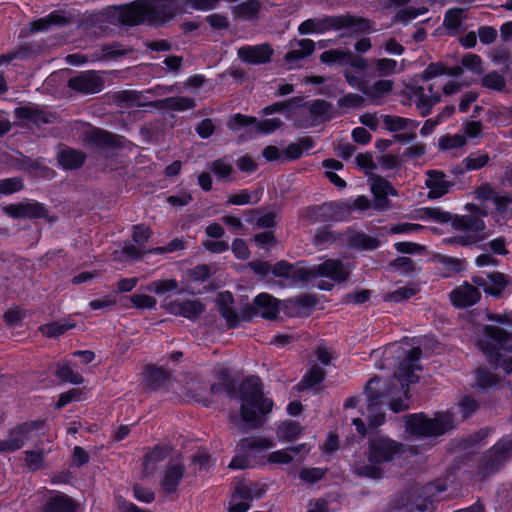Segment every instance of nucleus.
Listing matches in <instances>:
<instances>
[{
    "instance_id": "f257e3e1",
    "label": "nucleus",
    "mask_w": 512,
    "mask_h": 512,
    "mask_svg": "<svg viewBox=\"0 0 512 512\" xmlns=\"http://www.w3.org/2000/svg\"><path fill=\"white\" fill-rule=\"evenodd\" d=\"M224 392L231 398L239 396L242 401L240 415L249 429H257L265 422V416L272 411L273 401L264 396L259 377L249 376L237 388L235 381L223 370Z\"/></svg>"
},
{
    "instance_id": "f03ea898",
    "label": "nucleus",
    "mask_w": 512,
    "mask_h": 512,
    "mask_svg": "<svg viewBox=\"0 0 512 512\" xmlns=\"http://www.w3.org/2000/svg\"><path fill=\"white\" fill-rule=\"evenodd\" d=\"M403 452V444L400 442L383 435L372 437L366 452L368 463L354 465L352 472L357 477L379 480L385 473L382 465L399 458Z\"/></svg>"
},
{
    "instance_id": "7ed1b4c3",
    "label": "nucleus",
    "mask_w": 512,
    "mask_h": 512,
    "mask_svg": "<svg viewBox=\"0 0 512 512\" xmlns=\"http://www.w3.org/2000/svg\"><path fill=\"white\" fill-rule=\"evenodd\" d=\"M442 75H446V64L441 61L431 62L423 72L415 75L404 87L405 95L415 103L419 114L423 117L429 115L433 106L441 101V95L434 90V85L430 84L425 88L423 83Z\"/></svg>"
},
{
    "instance_id": "20e7f679",
    "label": "nucleus",
    "mask_w": 512,
    "mask_h": 512,
    "mask_svg": "<svg viewBox=\"0 0 512 512\" xmlns=\"http://www.w3.org/2000/svg\"><path fill=\"white\" fill-rule=\"evenodd\" d=\"M422 355L420 347H413L409 350L405 359H403L395 369L391 379L384 380L387 388L391 390V398L399 397L404 394L405 399L409 398V385L419 381L416 371L422 370L419 360Z\"/></svg>"
},
{
    "instance_id": "39448f33",
    "label": "nucleus",
    "mask_w": 512,
    "mask_h": 512,
    "mask_svg": "<svg viewBox=\"0 0 512 512\" xmlns=\"http://www.w3.org/2000/svg\"><path fill=\"white\" fill-rule=\"evenodd\" d=\"M405 418L407 431L417 438L439 437L455 427L454 416L450 412H437L433 418L424 413L410 414Z\"/></svg>"
},
{
    "instance_id": "423d86ee",
    "label": "nucleus",
    "mask_w": 512,
    "mask_h": 512,
    "mask_svg": "<svg viewBox=\"0 0 512 512\" xmlns=\"http://www.w3.org/2000/svg\"><path fill=\"white\" fill-rule=\"evenodd\" d=\"M512 457V433L503 436L481 457L479 473L482 478L500 471Z\"/></svg>"
},
{
    "instance_id": "0eeeda50",
    "label": "nucleus",
    "mask_w": 512,
    "mask_h": 512,
    "mask_svg": "<svg viewBox=\"0 0 512 512\" xmlns=\"http://www.w3.org/2000/svg\"><path fill=\"white\" fill-rule=\"evenodd\" d=\"M317 276H325L337 282H343L349 277V271L344 268L340 260L328 259L312 268H298L291 270L289 278L294 282H306Z\"/></svg>"
},
{
    "instance_id": "6e6552de",
    "label": "nucleus",
    "mask_w": 512,
    "mask_h": 512,
    "mask_svg": "<svg viewBox=\"0 0 512 512\" xmlns=\"http://www.w3.org/2000/svg\"><path fill=\"white\" fill-rule=\"evenodd\" d=\"M43 420L25 422L9 433L5 440H0V453L13 452L23 447L26 441L37 436L44 429Z\"/></svg>"
},
{
    "instance_id": "1a4fd4ad",
    "label": "nucleus",
    "mask_w": 512,
    "mask_h": 512,
    "mask_svg": "<svg viewBox=\"0 0 512 512\" xmlns=\"http://www.w3.org/2000/svg\"><path fill=\"white\" fill-rule=\"evenodd\" d=\"M149 24L163 25L182 14L180 0H146Z\"/></svg>"
},
{
    "instance_id": "9d476101",
    "label": "nucleus",
    "mask_w": 512,
    "mask_h": 512,
    "mask_svg": "<svg viewBox=\"0 0 512 512\" xmlns=\"http://www.w3.org/2000/svg\"><path fill=\"white\" fill-rule=\"evenodd\" d=\"M68 87L80 94L89 95L101 92L105 87L103 77L95 70L81 71L68 80Z\"/></svg>"
},
{
    "instance_id": "9b49d317",
    "label": "nucleus",
    "mask_w": 512,
    "mask_h": 512,
    "mask_svg": "<svg viewBox=\"0 0 512 512\" xmlns=\"http://www.w3.org/2000/svg\"><path fill=\"white\" fill-rule=\"evenodd\" d=\"M118 11V21L127 26L149 24V15L146 0H137L126 5L112 6Z\"/></svg>"
},
{
    "instance_id": "f8f14e48",
    "label": "nucleus",
    "mask_w": 512,
    "mask_h": 512,
    "mask_svg": "<svg viewBox=\"0 0 512 512\" xmlns=\"http://www.w3.org/2000/svg\"><path fill=\"white\" fill-rule=\"evenodd\" d=\"M279 313V301L268 293H260L242 315L243 321H250L253 316L260 315L265 319H275Z\"/></svg>"
},
{
    "instance_id": "ddd939ff",
    "label": "nucleus",
    "mask_w": 512,
    "mask_h": 512,
    "mask_svg": "<svg viewBox=\"0 0 512 512\" xmlns=\"http://www.w3.org/2000/svg\"><path fill=\"white\" fill-rule=\"evenodd\" d=\"M359 121L367 128H378L380 122L383 123L384 128L388 129H403V128H417L419 122L409 118L391 115H378L377 113H364L359 117Z\"/></svg>"
},
{
    "instance_id": "4468645a",
    "label": "nucleus",
    "mask_w": 512,
    "mask_h": 512,
    "mask_svg": "<svg viewBox=\"0 0 512 512\" xmlns=\"http://www.w3.org/2000/svg\"><path fill=\"white\" fill-rule=\"evenodd\" d=\"M342 208L334 203L327 202L321 205H313L307 207L301 214V217L312 225L315 223H324L330 221H337L341 218Z\"/></svg>"
},
{
    "instance_id": "2eb2a0df",
    "label": "nucleus",
    "mask_w": 512,
    "mask_h": 512,
    "mask_svg": "<svg viewBox=\"0 0 512 512\" xmlns=\"http://www.w3.org/2000/svg\"><path fill=\"white\" fill-rule=\"evenodd\" d=\"M367 396V410L383 408L386 402L391 398V390L387 388L385 381L379 377L371 378L365 386Z\"/></svg>"
},
{
    "instance_id": "dca6fc26",
    "label": "nucleus",
    "mask_w": 512,
    "mask_h": 512,
    "mask_svg": "<svg viewBox=\"0 0 512 512\" xmlns=\"http://www.w3.org/2000/svg\"><path fill=\"white\" fill-rule=\"evenodd\" d=\"M274 51L270 44L243 45L238 49V57L247 64L261 65L271 61Z\"/></svg>"
},
{
    "instance_id": "f3484780",
    "label": "nucleus",
    "mask_w": 512,
    "mask_h": 512,
    "mask_svg": "<svg viewBox=\"0 0 512 512\" xmlns=\"http://www.w3.org/2000/svg\"><path fill=\"white\" fill-rule=\"evenodd\" d=\"M348 30L352 35L369 34L374 31L372 21L362 16L336 15V31Z\"/></svg>"
},
{
    "instance_id": "a211bd4d",
    "label": "nucleus",
    "mask_w": 512,
    "mask_h": 512,
    "mask_svg": "<svg viewBox=\"0 0 512 512\" xmlns=\"http://www.w3.org/2000/svg\"><path fill=\"white\" fill-rule=\"evenodd\" d=\"M184 474L185 466L182 463L169 462L167 464L160 482L161 491L165 496L177 493L178 486L180 485Z\"/></svg>"
},
{
    "instance_id": "6ab92c4d",
    "label": "nucleus",
    "mask_w": 512,
    "mask_h": 512,
    "mask_svg": "<svg viewBox=\"0 0 512 512\" xmlns=\"http://www.w3.org/2000/svg\"><path fill=\"white\" fill-rule=\"evenodd\" d=\"M331 30L336 31V15L308 18L298 26V33L300 35L323 34Z\"/></svg>"
},
{
    "instance_id": "aec40b11",
    "label": "nucleus",
    "mask_w": 512,
    "mask_h": 512,
    "mask_svg": "<svg viewBox=\"0 0 512 512\" xmlns=\"http://www.w3.org/2000/svg\"><path fill=\"white\" fill-rule=\"evenodd\" d=\"M281 128L283 122L280 118L265 119L261 122L256 117L236 113L227 122V128Z\"/></svg>"
},
{
    "instance_id": "412c9836",
    "label": "nucleus",
    "mask_w": 512,
    "mask_h": 512,
    "mask_svg": "<svg viewBox=\"0 0 512 512\" xmlns=\"http://www.w3.org/2000/svg\"><path fill=\"white\" fill-rule=\"evenodd\" d=\"M481 298V293L472 284L464 282L450 293V300L457 308H466L476 304Z\"/></svg>"
},
{
    "instance_id": "4be33fe9",
    "label": "nucleus",
    "mask_w": 512,
    "mask_h": 512,
    "mask_svg": "<svg viewBox=\"0 0 512 512\" xmlns=\"http://www.w3.org/2000/svg\"><path fill=\"white\" fill-rule=\"evenodd\" d=\"M6 214L13 218H44L47 210L43 204L38 202L10 204L4 207Z\"/></svg>"
},
{
    "instance_id": "5701e85b",
    "label": "nucleus",
    "mask_w": 512,
    "mask_h": 512,
    "mask_svg": "<svg viewBox=\"0 0 512 512\" xmlns=\"http://www.w3.org/2000/svg\"><path fill=\"white\" fill-rule=\"evenodd\" d=\"M15 115L19 120L26 124H33L37 127H40L43 124L52 123L54 118L53 114L35 106H22L16 108Z\"/></svg>"
},
{
    "instance_id": "b1692460",
    "label": "nucleus",
    "mask_w": 512,
    "mask_h": 512,
    "mask_svg": "<svg viewBox=\"0 0 512 512\" xmlns=\"http://www.w3.org/2000/svg\"><path fill=\"white\" fill-rule=\"evenodd\" d=\"M152 108L158 110H170L177 112H184L196 107L194 98L185 96H171L162 99L150 101Z\"/></svg>"
},
{
    "instance_id": "393cba45",
    "label": "nucleus",
    "mask_w": 512,
    "mask_h": 512,
    "mask_svg": "<svg viewBox=\"0 0 512 512\" xmlns=\"http://www.w3.org/2000/svg\"><path fill=\"white\" fill-rule=\"evenodd\" d=\"M84 141L97 148H117L122 145V137L109 133L107 130H88Z\"/></svg>"
},
{
    "instance_id": "a878e982",
    "label": "nucleus",
    "mask_w": 512,
    "mask_h": 512,
    "mask_svg": "<svg viewBox=\"0 0 512 512\" xmlns=\"http://www.w3.org/2000/svg\"><path fill=\"white\" fill-rule=\"evenodd\" d=\"M479 349L485 354L488 362L495 367H502L507 374L512 373V358H506L499 353L500 347L492 344L488 340H479L477 342Z\"/></svg>"
},
{
    "instance_id": "bb28decb",
    "label": "nucleus",
    "mask_w": 512,
    "mask_h": 512,
    "mask_svg": "<svg viewBox=\"0 0 512 512\" xmlns=\"http://www.w3.org/2000/svg\"><path fill=\"white\" fill-rule=\"evenodd\" d=\"M343 242L355 250H376L380 246L379 239L355 230L346 231Z\"/></svg>"
},
{
    "instance_id": "cd10ccee",
    "label": "nucleus",
    "mask_w": 512,
    "mask_h": 512,
    "mask_svg": "<svg viewBox=\"0 0 512 512\" xmlns=\"http://www.w3.org/2000/svg\"><path fill=\"white\" fill-rule=\"evenodd\" d=\"M14 165L17 169L27 172L30 175L40 178H52L54 171L43 164L42 161L31 159L30 157L20 155L15 159Z\"/></svg>"
},
{
    "instance_id": "c85d7f7f",
    "label": "nucleus",
    "mask_w": 512,
    "mask_h": 512,
    "mask_svg": "<svg viewBox=\"0 0 512 512\" xmlns=\"http://www.w3.org/2000/svg\"><path fill=\"white\" fill-rule=\"evenodd\" d=\"M426 186L429 188L428 197L436 199L442 197L449 192L454 185L453 182L445 179V174L441 171L430 170L427 173Z\"/></svg>"
},
{
    "instance_id": "c756f323",
    "label": "nucleus",
    "mask_w": 512,
    "mask_h": 512,
    "mask_svg": "<svg viewBox=\"0 0 512 512\" xmlns=\"http://www.w3.org/2000/svg\"><path fill=\"white\" fill-rule=\"evenodd\" d=\"M86 160V154L80 150L62 147L57 152V161L64 170H77L83 166Z\"/></svg>"
},
{
    "instance_id": "7c9ffc66",
    "label": "nucleus",
    "mask_w": 512,
    "mask_h": 512,
    "mask_svg": "<svg viewBox=\"0 0 512 512\" xmlns=\"http://www.w3.org/2000/svg\"><path fill=\"white\" fill-rule=\"evenodd\" d=\"M372 180L371 191L377 199L376 206L377 208L385 209L389 203L387 196H396L397 191L388 180L381 176L375 175L372 177Z\"/></svg>"
},
{
    "instance_id": "2f4dec72",
    "label": "nucleus",
    "mask_w": 512,
    "mask_h": 512,
    "mask_svg": "<svg viewBox=\"0 0 512 512\" xmlns=\"http://www.w3.org/2000/svg\"><path fill=\"white\" fill-rule=\"evenodd\" d=\"M169 310L175 315L194 321L204 311V305L199 300L173 301L169 304Z\"/></svg>"
},
{
    "instance_id": "473e14b6",
    "label": "nucleus",
    "mask_w": 512,
    "mask_h": 512,
    "mask_svg": "<svg viewBox=\"0 0 512 512\" xmlns=\"http://www.w3.org/2000/svg\"><path fill=\"white\" fill-rule=\"evenodd\" d=\"M171 448L169 446L156 445L152 451L144 457L142 474L144 477H150L157 469V464L169 457Z\"/></svg>"
},
{
    "instance_id": "72a5a7b5",
    "label": "nucleus",
    "mask_w": 512,
    "mask_h": 512,
    "mask_svg": "<svg viewBox=\"0 0 512 512\" xmlns=\"http://www.w3.org/2000/svg\"><path fill=\"white\" fill-rule=\"evenodd\" d=\"M115 103L121 108L151 107L144 94L135 90H122L115 94Z\"/></svg>"
},
{
    "instance_id": "f704fd0d",
    "label": "nucleus",
    "mask_w": 512,
    "mask_h": 512,
    "mask_svg": "<svg viewBox=\"0 0 512 512\" xmlns=\"http://www.w3.org/2000/svg\"><path fill=\"white\" fill-rule=\"evenodd\" d=\"M452 226L457 230H465L468 234H480L486 228L483 219L473 214L454 216Z\"/></svg>"
},
{
    "instance_id": "c9c22d12",
    "label": "nucleus",
    "mask_w": 512,
    "mask_h": 512,
    "mask_svg": "<svg viewBox=\"0 0 512 512\" xmlns=\"http://www.w3.org/2000/svg\"><path fill=\"white\" fill-rule=\"evenodd\" d=\"M308 112L314 125L323 124L333 117L332 105L323 99L313 100L308 107Z\"/></svg>"
},
{
    "instance_id": "e433bc0d",
    "label": "nucleus",
    "mask_w": 512,
    "mask_h": 512,
    "mask_svg": "<svg viewBox=\"0 0 512 512\" xmlns=\"http://www.w3.org/2000/svg\"><path fill=\"white\" fill-rule=\"evenodd\" d=\"M446 490V485L441 482H433L428 483L427 485L421 488V492L419 493V497L421 501L415 502V508L420 512H425L428 510L429 505L432 503V498Z\"/></svg>"
},
{
    "instance_id": "4c0bfd02",
    "label": "nucleus",
    "mask_w": 512,
    "mask_h": 512,
    "mask_svg": "<svg viewBox=\"0 0 512 512\" xmlns=\"http://www.w3.org/2000/svg\"><path fill=\"white\" fill-rule=\"evenodd\" d=\"M75 502L66 494L50 497L43 506V512H74Z\"/></svg>"
},
{
    "instance_id": "58836bf2",
    "label": "nucleus",
    "mask_w": 512,
    "mask_h": 512,
    "mask_svg": "<svg viewBox=\"0 0 512 512\" xmlns=\"http://www.w3.org/2000/svg\"><path fill=\"white\" fill-rule=\"evenodd\" d=\"M314 147V141L311 137H303L298 142L289 144L283 150L284 162L299 159L304 152L309 151Z\"/></svg>"
},
{
    "instance_id": "ea45409f",
    "label": "nucleus",
    "mask_w": 512,
    "mask_h": 512,
    "mask_svg": "<svg viewBox=\"0 0 512 512\" xmlns=\"http://www.w3.org/2000/svg\"><path fill=\"white\" fill-rule=\"evenodd\" d=\"M485 335L499 344L500 348L512 353V335L501 327L486 325L484 327Z\"/></svg>"
},
{
    "instance_id": "a19ab883",
    "label": "nucleus",
    "mask_w": 512,
    "mask_h": 512,
    "mask_svg": "<svg viewBox=\"0 0 512 512\" xmlns=\"http://www.w3.org/2000/svg\"><path fill=\"white\" fill-rule=\"evenodd\" d=\"M393 89V82L386 79H380L373 84H363L361 92L371 99H378L389 94Z\"/></svg>"
},
{
    "instance_id": "79ce46f5",
    "label": "nucleus",
    "mask_w": 512,
    "mask_h": 512,
    "mask_svg": "<svg viewBox=\"0 0 512 512\" xmlns=\"http://www.w3.org/2000/svg\"><path fill=\"white\" fill-rule=\"evenodd\" d=\"M261 9L259 0H247L233 8L235 17L242 20H254L258 17Z\"/></svg>"
},
{
    "instance_id": "37998d69",
    "label": "nucleus",
    "mask_w": 512,
    "mask_h": 512,
    "mask_svg": "<svg viewBox=\"0 0 512 512\" xmlns=\"http://www.w3.org/2000/svg\"><path fill=\"white\" fill-rule=\"evenodd\" d=\"M169 378V372L164 368L148 365L146 367L145 382L152 390L160 388Z\"/></svg>"
},
{
    "instance_id": "c03bdc74",
    "label": "nucleus",
    "mask_w": 512,
    "mask_h": 512,
    "mask_svg": "<svg viewBox=\"0 0 512 512\" xmlns=\"http://www.w3.org/2000/svg\"><path fill=\"white\" fill-rule=\"evenodd\" d=\"M344 234L332 231L329 226L321 227L316 230L313 238V244L318 247H327L335 242H343Z\"/></svg>"
},
{
    "instance_id": "a18cd8bd",
    "label": "nucleus",
    "mask_w": 512,
    "mask_h": 512,
    "mask_svg": "<svg viewBox=\"0 0 512 512\" xmlns=\"http://www.w3.org/2000/svg\"><path fill=\"white\" fill-rule=\"evenodd\" d=\"M298 454L300 452L308 453L309 448L306 444H300L298 446L289 447L286 450H278L269 454L268 460L271 463L288 464L293 460V456L289 453Z\"/></svg>"
},
{
    "instance_id": "49530a36",
    "label": "nucleus",
    "mask_w": 512,
    "mask_h": 512,
    "mask_svg": "<svg viewBox=\"0 0 512 512\" xmlns=\"http://www.w3.org/2000/svg\"><path fill=\"white\" fill-rule=\"evenodd\" d=\"M489 288H486V294L493 297H500L506 286L509 284V278L498 271L488 274Z\"/></svg>"
},
{
    "instance_id": "de8ad7c7",
    "label": "nucleus",
    "mask_w": 512,
    "mask_h": 512,
    "mask_svg": "<svg viewBox=\"0 0 512 512\" xmlns=\"http://www.w3.org/2000/svg\"><path fill=\"white\" fill-rule=\"evenodd\" d=\"M182 14L192 11L208 12L217 9V0H180Z\"/></svg>"
},
{
    "instance_id": "09e8293b",
    "label": "nucleus",
    "mask_w": 512,
    "mask_h": 512,
    "mask_svg": "<svg viewBox=\"0 0 512 512\" xmlns=\"http://www.w3.org/2000/svg\"><path fill=\"white\" fill-rule=\"evenodd\" d=\"M76 326L75 322L70 320H61L56 322H51L40 327V331L43 335L52 338L58 337L68 330L74 328Z\"/></svg>"
},
{
    "instance_id": "8fccbe9b",
    "label": "nucleus",
    "mask_w": 512,
    "mask_h": 512,
    "mask_svg": "<svg viewBox=\"0 0 512 512\" xmlns=\"http://www.w3.org/2000/svg\"><path fill=\"white\" fill-rule=\"evenodd\" d=\"M325 370L318 365H313L308 373L303 377L300 383L297 385L299 391H303L307 388L313 387L325 378Z\"/></svg>"
},
{
    "instance_id": "3c124183",
    "label": "nucleus",
    "mask_w": 512,
    "mask_h": 512,
    "mask_svg": "<svg viewBox=\"0 0 512 512\" xmlns=\"http://www.w3.org/2000/svg\"><path fill=\"white\" fill-rule=\"evenodd\" d=\"M481 86L497 92H503L506 89V79L497 71H491L481 78Z\"/></svg>"
},
{
    "instance_id": "603ef678",
    "label": "nucleus",
    "mask_w": 512,
    "mask_h": 512,
    "mask_svg": "<svg viewBox=\"0 0 512 512\" xmlns=\"http://www.w3.org/2000/svg\"><path fill=\"white\" fill-rule=\"evenodd\" d=\"M302 427L297 421H284L277 428V435L285 441H292L301 434Z\"/></svg>"
},
{
    "instance_id": "864d4df0",
    "label": "nucleus",
    "mask_w": 512,
    "mask_h": 512,
    "mask_svg": "<svg viewBox=\"0 0 512 512\" xmlns=\"http://www.w3.org/2000/svg\"><path fill=\"white\" fill-rule=\"evenodd\" d=\"M476 385L479 389H488L497 386L500 378L485 368L476 371Z\"/></svg>"
},
{
    "instance_id": "5fc2aeb1",
    "label": "nucleus",
    "mask_w": 512,
    "mask_h": 512,
    "mask_svg": "<svg viewBox=\"0 0 512 512\" xmlns=\"http://www.w3.org/2000/svg\"><path fill=\"white\" fill-rule=\"evenodd\" d=\"M110 9H112V8L110 7V8L104 9L102 11L93 12V13L89 14L85 18L86 25L93 27V28L102 29L105 26V24L108 23L113 16Z\"/></svg>"
},
{
    "instance_id": "6e6d98bb",
    "label": "nucleus",
    "mask_w": 512,
    "mask_h": 512,
    "mask_svg": "<svg viewBox=\"0 0 512 512\" xmlns=\"http://www.w3.org/2000/svg\"><path fill=\"white\" fill-rule=\"evenodd\" d=\"M461 65L463 68L477 75H481L484 71L483 61L477 54L467 53L463 55Z\"/></svg>"
},
{
    "instance_id": "4d7b16f0",
    "label": "nucleus",
    "mask_w": 512,
    "mask_h": 512,
    "mask_svg": "<svg viewBox=\"0 0 512 512\" xmlns=\"http://www.w3.org/2000/svg\"><path fill=\"white\" fill-rule=\"evenodd\" d=\"M262 190H256L250 194L247 190H242L238 194L231 195L228 199V204L245 205L248 203H257L260 200L259 195Z\"/></svg>"
},
{
    "instance_id": "13d9d810",
    "label": "nucleus",
    "mask_w": 512,
    "mask_h": 512,
    "mask_svg": "<svg viewBox=\"0 0 512 512\" xmlns=\"http://www.w3.org/2000/svg\"><path fill=\"white\" fill-rule=\"evenodd\" d=\"M219 313L226 320L228 329L238 326L242 316L240 317L234 309L224 301L219 302Z\"/></svg>"
},
{
    "instance_id": "bf43d9fd",
    "label": "nucleus",
    "mask_w": 512,
    "mask_h": 512,
    "mask_svg": "<svg viewBox=\"0 0 512 512\" xmlns=\"http://www.w3.org/2000/svg\"><path fill=\"white\" fill-rule=\"evenodd\" d=\"M488 237L487 234H464L447 238L444 241L449 244H459L461 246H471L478 242L485 240Z\"/></svg>"
},
{
    "instance_id": "052dcab7",
    "label": "nucleus",
    "mask_w": 512,
    "mask_h": 512,
    "mask_svg": "<svg viewBox=\"0 0 512 512\" xmlns=\"http://www.w3.org/2000/svg\"><path fill=\"white\" fill-rule=\"evenodd\" d=\"M462 24V9L451 8L445 12L443 25L448 30L457 31Z\"/></svg>"
},
{
    "instance_id": "680f3d73",
    "label": "nucleus",
    "mask_w": 512,
    "mask_h": 512,
    "mask_svg": "<svg viewBox=\"0 0 512 512\" xmlns=\"http://www.w3.org/2000/svg\"><path fill=\"white\" fill-rule=\"evenodd\" d=\"M55 374L63 382L81 384L84 381L83 377L79 373H75L67 365H58Z\"/></svg>"
},
{
    "instance_id": "e2e57ef3",
    "label": "nucleus",
    "mask_w": 512,
    "mask_h": 512,
    "mask_svg": "<svg viewBox=\"0 0 512 512\" xmlns=\"http://www.w3.org/2000/svg\"><path fill=\"white\" fill-rule=\"evenodd\" d=\"M466 143V136L455 134L445 135L439 139V148L442 150H450L454 148H460Z\"/></svg>"
},
{
    "instance_id": "0e129e2a",
    "label": "nucleus",
    "mask_w": 512,
    "mask_h": 512,
    "mask_svg": "<svg viewBox=\"0 0 512 512\" xmlns=\"http://www.w3.org/2000/svg\"><path fill=\"white\" fill-rule=\"evenodd\" d=\"M102 52L108 59H118L131 52V49L124 48L119 42H112L102 46Z\"/></svg>"
},
{
    "instance_id": "69168bd1",
    "label": "nucleus",
    "mask_w": 512,
    "mask_h": 512,
    "mask_svg": "<svg viewBox=\"0 0 512 512\" xmlns=\"http://www.w3.org/2000/svg\"><path fill=\"white\" fill-rule=\"evenodd\" d=\"M178 288V284L173 279L166 280H158L153 281L147 286L148 291L155 292L156 294H164L166 292H170L176 290Z\"/></svg>"
},
{
    "instance_id": "338daca9",
    "label": "nucleus",
    "mask_w": 512,
    "mask_h": 512,
    "mask_svg": "<svg viewBox=\"0 0 512 512\" xmlns=\"http://www.w3.org/2000/svg\"><path fill=\"white\" fill-rule=\"evenodd\" d=\"M24 187L23 180L20 177L7 178L0 180V193L12 194L22 190Z\"/></svg>"
},
{
    "instance_id": "774afa93",
    "label": "nucleus",
    "mask_w": 512,
    "mask_h": 512,
    "mask_svg": "<svg viewBox=\"0 0 512 512\" xmlns=\"http://www.w3.org/2000/svg\"><path fill=\"white\" fill-rule=\"evenodd\" d=\"M459 412L461 413L462 419L465 420L471 414L478 410L479 404L478 402L470 397L464 396L457 405Z\"/></svg>"
}]
</instances>
